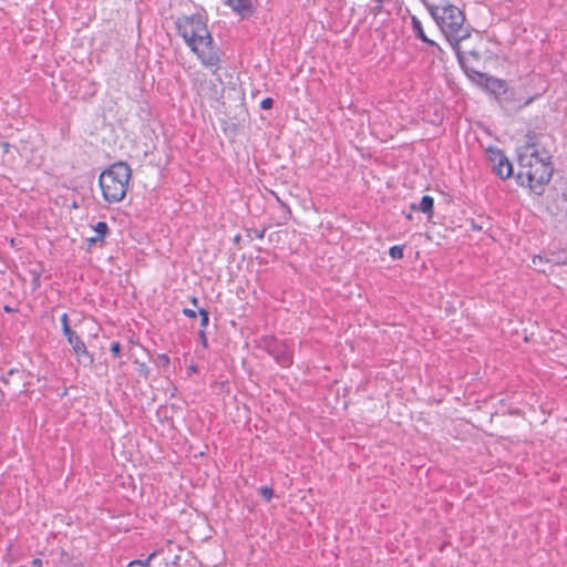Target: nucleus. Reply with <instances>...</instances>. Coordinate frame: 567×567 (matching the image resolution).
I'll return each mask as SVG.
<instances>
[{
    "mask_svg": "<svg viewBox=\"0 0 567 567\" xmlns=\"http://www.w3.org/2000/svg\"><path fill=\"white\" fill-rule=\"evenodd\" d=\"M175 28L202 65L216 73L220 66V54L208 29L206 17L202 13L181 16L175 20Z\"/></svg>",
    "mask_w": 567,
    "mask_h": 567,
    "instance_id": "f257e3e1",
    "label": "nucleus"
},
{
    "mask_svg": "<svg viewBox=\"0 0 567 567\" xmlns=\"http://www.w3.org/2000/svg\"><path fill=\"white\" fill-rule=\"evenodd\" d=\"M549 159V154L546 151H538L535 145L527 146L519 155L518 176L526 177L529 188L535 193H539L537 188L548 183L551 177L553 166Z\"/></svg>",
    "mask_w": 567,
    "mask_h": 567,
    "instance_id": "f03ea898",
    "label": "nucleus"
},
{
    "mask_svg": "<svg viewBox=\"0 0 567 567\" xmlns=\"http://www.w3.org/2000/svg\"><path fill=\"white\" fill-rule=\"evenodd\" d=\"M427 9L446 39L457 45L462 40L470 37L468 29L464 25V14L455 6L430 4Z\"/></svg>",
    "mask_w": 567,
    "mask_h": 567,
    "instance_id": "7ed1b4c3",
    "label": "nucleus"
},
{
    "mask_svg": "<svg viewBox=\"0 0 567 567\" xmlns=\"http://www.w3.org/2000/svg\"><path fill=\"white\" fill-rule=\"evenodd\" d=\"M131 176V167L124 162H117L102 172L99 183L105 202L113 204L123 200Z\"/></svg>",
    "mask_w": 567,
    "mask_h": 567,
    "instance_id": "20e7f679",
    "label": "nucleus"
},
{
    "mask_svg": "<svg viewBox=\"0 0 567 567\" xmlns=\"http://www.w3.org/2000/svg\"><path fill=\"white\" fill-rule=\"evenodd\" d=\"M264 348L281 367H289L292 363V353L286 343L274 338H266Z\"/></svg>",
    "mask_w": 567,
    "mask_h": 567,
    "instance_id": "39448f33",
    "label": "nucleus"
},
{
    "mask_svg": "<svg viewBox=\"0 0 567 567\" xmlns=\"http://www.w3.org/2000/svg\"><path fill=\"white\" fill-rule=\"evenodd\" d=\"M488 159L493 163L495 173L502 178H508L513 173V167L508 158L497 148L487 150Z\"/></svg>",
    "mask_w": 567,
    "mask_h": 567,
    "instance_id": "423d86ee",
    "label": "nucleus"
},
{
    "mask_svg": "<svg viewBox=\"0 0 567 567\" xmlns=\"http://www.w3.org/2000/svg\"><path fill=\"white\" fill-rule=\"evenodd\" d=\"M68 342L73 349L74 354L78 358V362L84 367L92 365L94 362L93 355L87 351L85 343L75 333V331L65 336Z\"/></svg>",
    "mask_w": 567,
    "mask_h": 567,
    "instance_id": "0eeeda50",
    "label": "nucleus"
},
{
    "mask_svg": "<svg viewBox=\"0 0 567 567\" xmlns=\"http://www.w3.org/2000/svg\"><path fill=\"white\" fill-rule=\"evenodd\" d=\"M227 4L241 18L250 17L254 13L251 0H227Z\"/></svg>",
    "mask_w": 567,
    "mask_h": 567,
    "instance_id": "6e6552de",
    "label": "nucleus"
},
{
    "mask_svg": "<svg viewBox=\"0 0 567 567\" xmlns=\"http://www.w3.org/2000/svg\"><path fill=\"white\" fill-rule=\"evenodd\" d=\"M412 28H413V31L415 32L416 38H419L423 42L430 44L431 47L435 48V50L437 52H442V49L440 48V45L426 37V34L424 33L422 23L416 17H412Z\"/></svg>",
    "mask_w": 567,
    "mask_h": 567,
    "instance_id": "1a4fd4ad",
    "label": "nucleus"
},
{
    "mask_svg": "<svg viewBox=\"0 0 567 567\" xmlns=\"http://www.w3.org/2000/svg\"><path fill=\"white\" fill-rule=\"evenodd\" d=\"M433 206L434 199L429 195H424L417 206V209L424 214H432Z\"/></svg>",
    "mask_w": 567,
    "mask_h": 567,
    "instance_id": "9d476101",
    "label": "nucleus"
},
{
    "mask_svg": "<svg viewBox=\"0 0 567 567\" xmlns=\"http://www.w3.org/2000/svg\"><path fill=\"white\" fill-rule=\"evenodd\" d=\"M93 229L96 233L97 239L104 240V237L109 233V226L105 221H99Z\"/></svg>",
    "mask_w": 567,
    "mask_h": 567,
    "instance_id": "9b49d317",
    "label": "nucleus"
},
{
    "mask_svg": "<svg viewBox=\"0 0 567 567\" xmlns=\"http://www.w3.org/2000/svg\"><path fill=\"white\" fill-rule=\"evenodd\" d=\"M389 255L392 259H401L403 257V246H392L389 249Z\"/></svg>",
    "mask_w": 567,
    "mask_h": 567,
    "instance_id": "f8f14e48",
    "label": "nucleus"
},
{
    "mask_svg": "<svg viewBox=\"0 0 567 567\" xmlns=\"http://www.w3.org/2000/svg\"><path fill=\"white\" fill-rule=\"evenodd\" d=\"M60 320H61V324H62V331H63V334L66 336L71 332H73V330L70 328L69 326V316L68 313H63L61 317H60Z\"/></svg>",
    "mask_w": 567,
    "mask_h": 567,
    "instance_id": "ddd939ff",
    "label": "nucleus"
},
{
    "mask_svg": "<svg viewBox=\"0 0 567 567\" xmlns=\"http://www.w3.org/2000/svg\"><path fill=\"white\" fill-rule=\"evenodd\" d=\"M259 494L266 499L270 501L274 497V491L269 486H261L259 488Z\"/></svg>",
    "mask_w": 567,
    "mask_h": 567,
    "instance_id": "4468645a",
    "label": "nucleus"
},
{
    "mask_svg": "<svg viewBox=\"0 0 567 567\" xmlns=\"http://www.w3.org/2000/svg\"><path fill=\"white\" fill-rule=\"evenodd\" d=\"M198 313L200 315V326L203 328L207 327L209 322V315L205 309H199Z\"/></svg>",
    "mask_w": 567,
    "mask_h": 567,
    "instance_id": "2eb2a0df",
    "label": "nucleus"
},
{
    "mask_svg": "<svg viewBox=\"0 0 567 567\" xmlns=\"http://www.w3.org/2000/svg\"><path fill=\"white\" fill-rule=\"evenodd\" d=\"M121 349H122L121 343H120V342H117V341H115V342H113V343L111 344V349H110V350H111V352H112V354H113L114 357H118V355H120V353H121Z\"/></svg>",
    "mask_w": 567,
    "mask_h": 567,
    "instance_id": "dca6fc26",
    "label": "nucleus"
},
{
    "mask_svg": "<svg viewBox=\"0 0 567 567\" xmlns=\"http://www.w3.org/2000/svg\"><path fill=\"white\" fill-rule=\"evenodd\" d=\"M492 83H493V89L494 90L505 91V83L503 81L497 80V79H493Z\"/></svg>",
    "mask_w": 567,
    "mask_h": 567,
    "instance_id": "f3484780",
    "label": "nucleus"
},
{
    "mask_svg": "<svg viewBox=\"0 0 567 567\" xmlns=\"http://www.w3.org/2000/svg\"><path fill=\"white\" fill-rule=\"evenodd\" d=\"M274 105V100L271 97H266L261 101L260 106L264 110H269Z\"/></svg>",
    "mask_w": 567,
    "mask_h": 567,
    "instance_id": "a211bd4d",
    "label": "nucleus"
},
{
    "mask_svg": "<svg viewBox=\"0 0 567 567\" xmlns=\"http://www.w3.org/2000/svg\"><path fill=\"white\" fill-rule=\"evenodd\" d=\"M155 556L156 553H152L145 560H141L143 567H147Z\"/></svg>",
    "mask_w": 567,
    "mask_h": 567,
    "instance_id": "6ab92c4d",
    "label": "nucleus"
},
{
    "mask_svg": "<svg viewBox=\"0 0 567 567\" xmlns=\"http://www.w3.org/2000/svg\"><path fill=\"white\" fill-rule=\"evenodd\" d=\"M377 6L372 9L374 14L380 13L383 0H375Z\"/></svg>",
    "mask_w": 567,
    "mask_h": 567,
    "instance_id": "aec40b11",
    "label": "nucleus"
},
{
    "mask_svg": "<svg viewBox=\"0 0 567 567\" xmlns=\"http://www.w3.org/2000/svg\"><path fill=\"white\" fill-rule=\"evenodd\" d=\"M183 313L188 317V318H195L196 317V311L195 310H192V309H184L183 310Z\"/></svg>",
    "mask_w": 567,
    "mask_h": 567,
    "instance_id": "412c9836",
    "label": "nucleus"
},
{
    "mask_svg": "<svg viewBox=\"0 0 567 567\" xmlns=\"http://www.w3.org/2000/svg\"><path fill=\"white\" fill-rule=\"evenodd\" d=\"M87 241L89 245L92 246L96 245L97 243H103V239H97V236L95 235L94 237L89 238Z\"/></svg>",
    "mask_w": 567,
    "mask_h": 567,
    "instance_id": "4be33fe9",
    "label": "nucleus"
},
{
    "mask_svg": "<svg viewBox=\"0 0 567 567\" xmlns=\"http://www.w3.org/2000/svg\"><path fill=\"white\" fill-rule=\"evenodd\" d=\"M31 567H43V563L40 558H34L32 561H31Z\"/></svg>",
    "mask_w": 567,
    "mask_h": 567,
    "instance_id": "5701e85b",
    "label": "nucleus"
},
{
    "mask_svg": "<svg viewBox=\"0 0 567 567\" xmlns=\"http://www.w3.org/2000/svg\"><path fill=\"white\" fill-rule=\"evenodd\" d=\"M199 337H200V340H202V342H203V346H204V347H207V338H206V333H205V331H204V330H200V331H199Z\"/></svg>",
    "mask_w": 567,
    "mask_h": 567,
    "instance_id": "b1692460",
    "label": "nucleus"
},
{
    "mask_svg": "<svg viewBox=\"0 0 567 567\" xmlns=\"http://www.w3.org/2000/svg\"><path fill=\"white\" fill-rule=\"evenodd\" d=\"M127 567H143L141 560H133L128 563Z\"/></svg>",
    "mask_w": 567,
    "mask_h": 567,
    "instance_id": "393cba45",
    "label": "nucleus"
},
{
    "mask_svg": "<svg viewBox=\"0 0 567 567\" xmlns=\"http://www.w3.org/2000/svg\"><path fill=\"white\" fill-rule=\"evenodd\" d=\"M553 261H554L555 264H553V265L550 266V268L555 267V265L565 264V260H564V259H563V260H560V259H557V260H556V259H553ZM549 270H550V271H553V269H549Z\"/></svg>",
    "mask_w": 567,
    "mask_h": 567,
    "instance_id": "a878e982",
    "label": "nucleus"
},
{
    "mask_svg": "<svg viewBox=\"0 0 567 567\" xmlns=\"http://www.w3.org/2000/svg\"><path fill=\"white\" fill-rule=\"evenodd\" d=\"M33 275H34V278H33L34 285L38 287L39 286V280H40L39 274L38 272H33Z\"/></svg>",
    "mask_w": 567,
    "mask_h": 567,
    "instance_id": "bb28decb",
    "label": "nucleus"
},
{
    "mask_svg": "<svg viewBox=\"0 0 567 567\" xmlns=\"http://www.w3.org/2000/svg\"><path fill=\"white\" fill-rule=\"evenodd\" d=\"M264 234H265V230L260 231V233H256V236L258 238H262L264 237Z\"/></svg>",
    "mask_w": 567,
    "mask_h": 567,
    "instance_id": "cd10ccee",
    "label": "nucleus"
},
{
    "mask_svg": "<svg viewBox=\"0 0 567 567\" xmlns=\"http://www.w3.org/2000/svg\"><path fill=\"white\" fill-rule=\"evenodd\" d=\"M197 301H198V300H197V298H196V297H193V298H192V302H193L195 306L197 305Z\"/></svg>",
    "mask_w": 567,
    "mask_h": 567,
    "instance_id": "c85d7f7f",
    "label": "nucleus"
},
{
    "mask_svg": "<svg viewBox=\"0 0 567 567\" xmlns=\"http://www.w3.org/2000/svg\"><path fill=\"white\" fill-rule=\"evenodd\" d=\"M4 310H6L7 312H11V311H12V309H11V308H9L8 306H6V307H4Z\"/></svg>",
    "mask_w": 567,
    "mask_h": 567,
    "instance_id": "c756f323",
    "label": "nucleus"
},
{
    "mask_svg": "<svg viewBox=\"0 0 567 567\" xmlns=\"http://www.w3.org/2000/svg\"><path fill=\"white\" fill-rule=\"evenodd\" d=\"M71 567H83V565H81V564H74V565H72Z\"/></svg>",
    "mask_w": 567,
    "mask_h": 567,
    "instance_id": "7c9ffc66",
    "label": "nucleus"
}]
</instances>
